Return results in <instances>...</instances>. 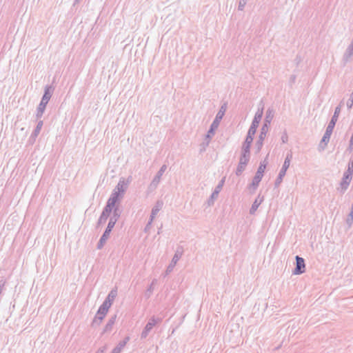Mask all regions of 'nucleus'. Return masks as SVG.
I'll return each mask as SVG.
<instances>
[{
  "mask_svg": "<svg viewBox=\"0 0 353 353\" xmlns=\"http://www.w3.org/2000/svg\"><path fill=\"white\" fill-rule=\"evenodd\" d=\"M120 216L121 210H119V207H117L114 208L112 212V215L110 216L109 223L105 230L104 231L103 234L101 236L97 243V249L100 250L103 247L104 244L105 243L106 241L108 239L110 236V234L112 228L114 227L115 223H117Z\"/></svg>",
  "mask_w": 353,
  "mask_h": 353,
  "instance_id": "nucleus-1",
  "label": "nucleus"
},
{
  "mask_svg": "<svg viewBox=\"0 0 353 353\" xmlns=\"http://www.w3.org/2000/svg\"><path fill=\"white\" fill-rule=\"evenodd\" d=\"M341 112V106L338 105L336 107L334 115L332 116L328 125L327 126L325 132L321 141V143L319 144V150H323L325 148V146L327 145L330 137L332 135V133L333 132L334 128L335 126V124L338 120L339 114Z\"/></svg>",
  "mask_w": 353,
  "mask_h": 353,
  "instance_id": "nucleus-2",
  "label": "nucleus"
},
{
  "mask_svg": "<svg viewBox=\"0 0 353 353\" xmlns=\"http://www.w3.org/2000/svg\"><path fill=\"white\" fill-rule=\"evenodd\" d=\"M226 108H227L226 103H224L221 106L218 113L216 115L214 120L212 123L210 128V129L208 132V134H206V137H205L206 139H208V143H209L210 140L212 139V136H214V134L215 133V130L218 128L219 123L225 114V112L226 111Z\"/></svg>",
  "mask_w": 353,
  "mask_h": 353,
  "instance_id": "nucleus-3",
  "label": "nucleus"
},
{
  "mask_svg": "<svg viewBox=\"0 0 353 353\" xmlns=\"http://www.w3.org/2000/svg\"><path fill=\"white\" fill-rule=\"evenodd\" d=\"M53 90L54 89L52 88V86H46L45 88L44 94H43L41 101L40 103L39 104V106L37 107V113H36L37 119L41 118V117L45 111L46 105L48 104V101H50V99L52 97Z\"/></svg>",
  "mask_w": 353,
  "mask_h": 353,
  "instance_id": "nucleus-4",
  "label": "nucleus"
},
{
  "mask_svg": "<svg viewBox=\"0 0 353 353\" xmlns=\"http://www.w3.org/2000/svg\"><path fill=\"white\" fill-rule=\"evenodd\" d=\"M268 157V154L267 155V157L264 159V161H263L260 163V165L255 174V176H254V178L252 179V182L250 185V188H252L254 190H255L258 188L259 184L263 178L264 171H265L267 164H268V161H267Z\"/></svg>",
  "mask_w": 353,
  "mask_h": 353,
  "instance_id": "nucleus-5",
  "label": "nucleus"
},
{
  "mask_svg": "<svg viewBox=\"0 0 353 353\" xmlns=\"http://www.w3.org/2000/svg\"><path fill=\"white\" fill-rule=\"evenodd\" d=\"M292 159V153L291 152H288L285 159L283 166L279 173V175L275 181L274 185L275 187H279L281 183L283 177L286 174L287 170L289 168L291 160Z\"/></svg>",
  "mask_w": 353,
  "mask_h": 353,
  "instance_id": "nucleus-6",
  "label": "nucleus"
},
{
  "mask_svg": "<svg viewBox=\"0 0 353 353\" xmlns=\"http://www.w3.org/2000/svg\"><path fill=\"white\" fill-rule=\"evenodd\" d=\"M162 321V319L160 317H155L154 316H152L147 324L145 325L143 330L141 334V339H145L149 334L150 332L152 330L154 326L158 323H160Z\"/></svg>",
  "mask_w": 353,
  "mask_h": 353,
  "instance_id": "nucleus-7",
  "label": "nucleus"
},
{
  "mask_svg": "<svg viewBox=\"0 0 353 353\" xmlns=\"http://www.w3.org/2000/svg\"><path fill=\"white\" fill-rule=\"evenodd\" d=\"M166 169H167L166 165H163L161 167V168L157 173L156 176L154 177V179L151 181L150 184L149 185L148 191L152 192L157 188V186L159 185V184L161 181V176L163 174V173L165 172V171L166 170Z\"/></svg>",
  "mask_w": 353,
  "mask_h": 353,
  "instance_id": "nucleus-8",
  "label": "nucleus"
},
{
  "mask_svg": "<svg viewBox=\"0 0 353 353\" xmlns=\"http://www.w3.org/2000/svg\"><path fill=\"white\" fill-rule=\"evenodd\" d=\"M353 60V43L350 42V43L347 46L346 49L345 50L341 62L343 65L345 66L347 63L352 61Z\"/></svg>",
  "mask_w": 353,
  "mask_h": 353,
  "instance_id": "nucleus-9",
  "label": "nucleus"
},
{
  "mask_svg": "<svg viewBox=\"0 0 353 353\" xmlns=\"http://www.w3.org/2000/svg\"><path fill=\"white\" fill-rule=\"evenodd\" d=\"M268 131V127H266V125H263V126L261 129V132L259 134V139L255 143L256 153H258L261 151V150L263 147V141L266 137V134H267Z\"/></svg>",
  "mask_w": 353,
  "mask_h": 353,
  "instance_id": "nucleus-10",
  "label": "nucleus"
},
{
  "mask_svg": "<svg viewBox=\"0 0 353 353\" xmlns=\"http://www.w3.org/2000/svg\"><path fill=\"white\" fill-rule=\"evenodd\" d=\"M352 179V176H350V174H346L343 173V178L339 184V187L337 188V190L340 192V193H341V194L345 193V192L347 190Z\"/></svg>",
  "mask_w": 353,
  "mask_h": 353,
  "instance_id": "nucleus-11",
  "label": "nucleus"
},
{
  "mask_svg": "<svg viewBox=\"0 0 353 353\" xmlns=\"http://www.w3.org/2000/svg\"><path fill=\"white\" fill-rule=\"evenodd\" d=\"M182 256V251L179 250V249L176 250L170 263L168 265V266L167 267V269H166V271H165V274H170L171 272H172L174 266L176 265V264L177 263V262L179 261V260L181 259Z\"/></svg>",
  "mask_w": 353,
  "mask_h": 353,
  "instance_id": "nucleus-12",
  "label": "nucleus"
},
{
  "mask_svg": "<svg viewBox=\"0 0 353 353\" xmlns=\"http://www.w3.org/2000/svg\"><path fill=\"white\" fill-rule=\"evenodd\" d=\"M296 268L293 270L294 274H301L305 272V261L302 257L296 256Z\"/></svg>",
  "mask_w": 353,
  "mask_h": 353,
  "instance_id": "nucleus-13",
  "label": "nucleus"
},
{
  "mask_svg": "<svg viewBox=\"0 0 353 353\" xmlns=\"http://www.w3.org/2000/svg\"><path fill=\"white\" fill-rule=\"evenodd\" d=\"M224 183V179H222L219 185L216 187L214 192L212 193L210 199L208 200V205L209 206L214 205V200L217 198L219 193L223 186V184Z\"/></svg>",
  "mask_w": 353,
  "mask_h": 353,
  "instance_id": "nucleus-14",
  "label": "nucleus"
},
{
  "mask_svg": "<svg viewBox=\"0 0 353 353\" xmlns=\"http://www.w3.org/2000/svg\"><path fill=\"white\" fill-rule=\"evenodd\" d=\"M128 188V184L125 182V180L123 179H121L119 180V183H117V186L114 189V191L118 192L121 195L123 196V194L126 191Z\"/></svg>",
  "mask_w": 353,
  "mask_h": 353,
  "instance_id": "nucleus-15",
  "label": "nucleus"
},
{
  "mask_svg": "<svg viewBox=\"0 0 353 353\" xmlns=\"http://www.w3.org/2000/svg\"><path fill=\"white\" fill-rule=\"evenodd\" d=\"M263 107H262L261 109H258L257 112L254 115V119L252 120V125L258 127L259 122L261 121V118L263 117Z\"/></svg>",
  "mask_w": 353,
  "mask_h": 353,
  "instance_id": "nucleus-16",
  "label": "nucleus"
},
{
  "mask_svg": "<svg viewBox=\"0 0 353 353\" xmlns=\"http://www.w3.org/2000/svg\"><path fill=\"white\" fill-rule=\"evenodd\" d=\"M273 118H274V110L272 109L268 108V110L266 111L265 118L263 125H266V127L269 128V125L271 123Z\"/></svg>",
  "mask_w": 353,
  "mask_h": 353,
  "instance_id": "nucleus-17",
  "label": "nucleus"
},
{
  "mask_svg": "<svg viewBox=\"0 0 353 353\" xmlns=\"http://www.w3.org/2000/svg\"><path fill=\"white\" fill-rule=\"evenodd\" d=\"M43 125V121L40 120L38 121L35 129L34 130V131L32 132V133L30 136V139H33L34 141L35 140V139L39 134Z\"/></svg>",
  "mask_w": 353,
  "mask_h": 353,
  "instance_id": "nucleus-18",
  "label": "nucleus"
},
{
  "mask_svg": "<svg viewBox=\"0 0 353 353\" xmlns=\"http://www.w3.org/2000/svg\"><path fill=\"white\" fill-rule=\"evenodd\" d=\"M253 141V138L250 136H247L245 141L243 142L241 148V150L250 152L251 144Z\"/></svg>",
  "mask_w": 353,
  "mask_h": 353,
  "instance_id": "nucleus-19",
  "label": "nucleus"
},
{
  "mask_svg": "<svg viewBox=\"0 0 353 353\" xmlns=\"http://www.w3.org/2000/svg\"><path fill=\"white\" fill-rule=\"evenodd\" d=\"M250 159V152L241 150L239 162L241 164H248Z\"/></svg>",
  "mask_w": 353,
  "mask_h": 353,
  "instance_id": "nucleus-20",
  "label": "nucleus"
},
{
  "mask_svg": "<svg viewBox=\"0 0 353 353\" xmlns=\"http://www.w3.org/2000/svg\"><path fill=\"white\" fill-rule=\"evenodd\" d=\"M117 315L112 316L105 326L103 332H110L112 329L113 325L116 321Z\"/></svg>",
  "mask_w": 353,
  "mask_h": 353,
  "instance_id": "nucleus-21",
  "label": "nucleus"
},
{
  "mask_svg": "<svg viewBox=\"0 0 353 353\" xmlns=\"http://www.w3.org/2000/svg\"><path fill=\"white\" fill-rule=\"evenodd\" d=\"M263 201V199H259V196H258L254 203L252 205L251 208L250 209V214H254L256 210L258 209L259 206L261 205V202Z\"/></svg>",
  "mask_w": 353,
  "mask_h": 353,
  "instance_id": "nucleus-22",
  "label": "nucleus"
},
{
  "mask_svg": "<svg viewBox=\"0 0 353 353\" xmlns=\"http://www.w3.org/2000/svg\"><path fill=\"white\" fill-rule=\"evenodd\" d=\"M117 296V290L112 289L108 294V296L106 297L105 300L108 302H110L111 303H113L114 299Z\"/></svg>",
  "mask_w": 353,
  "mask_h": 353,
  "instance_id": "nucleus-23",
  "label": "nucleus"
},
{
  "mask_svg": "<svg viewBox=\"0 0 353 353\" xmlns=\"http://www.w3.org/2000/svg\"><path fill=\"white\" fill-rule=\"evenodd\" d=\"M163 201H157L155 205L152 208V212L153 214H157V213L161 210L163 207Z\"/></svg>",
  "mask_w": 353,
  "mask_h": 353,
  "instance_id": "nucleus-24",
  "label": "nucleus"
},
{
  "mask_svg": "<svg viewBox=\"0 0 353 353\" xmlns=\"http://www.w3.org/2000/svg\"><path fill=\"white\" fill-rule=\"evenodd\" d=\"M157 279H154L152 281L151 285L147 289V290L145 293V296L147 299L150 298V296L152 295L153 290H154V285L157 283Z\"/></svg>",
  "mask_w": 353,
  "mask_h": 353,
  "instance_id": "nucleus-25",
  "label": "nucleus"
},
{
  "mask_svg": "<svg viewBox=\"0 0 353 353\" xmlns=\"http://www.w3.org/2000/svg\"><path fill=\"white\" fill-rule=\"evenodd\" d=\"M108 311L105 310H101V307L99 308L98 311H97V313L96 314V316H95V319H99L100 321H101L104 317L105 316L107 312Z\"/></svg>",
  "mask_w": 353,
  "mask_h": 353,
  "instance_id": "nucleus-26",
  "label": "nucleus"
},
{
  "mask_svg": "<svg viewBox=\"0 0 353 353\" xmlns=\"http://www.w3.org/2000/svg\"><path fill=\"white\" fill-rule=\"evenodd\" d=\"M344 174H350V176H352V174H353V156L350 159V161L347 164V169L344 172Z\"/></svg>",
  "mask_w": 353,
  "mask_h": 353,
  "instance_id": "nucleus-27",
  "label": "nucleus"
},
{
  "mask_svg": "<svg viewBox=\"0 0 353 353\" xmlns=\"http://www.w3.org/2000/svg\"><path fill=\"white\" fill-rule=\"evenodd\" d=\"M353 223V203L352 205V209L350 212V214L347 216V218L346 219V224L347 225V228H350Z\"/></svg>",
  "mask_w": 353,
  "mask_h": 353,
  "instance_id": "nucleus-28",
  "label": "nucleus"
},
{
  "mask_svg": "<svg viewBox=\"0 0 353 353\" xmlns=\"http://www.w3.org/2000/svg\"><path fill=\"white\" fill-rule=\"evenodd\" d=\"M246 165L247 164H241V163L239 162L236 170V174L237 176H240L242 174V172L245 170Z\"/></svg>",
  "mask_w": 353,
  "mask_h": 353,
  "instance_id": "nucleus-29",
  "label": "nucleus"
},
{
  "mask_svg": "<svg viewBox=\"0 0 353 353\" xmlns=\"http://www.w3.org/2000/svg\"><path fill=\"white\" fill-rule=\"evenodd\" d=\"M109 216L110 215H108L105 213L102 212V213L98 220V223H97L98 225L105 223Z\"/></svg>",
  "mask_w": 353,
  "mask_h": 353,
  "instance_id": "nucleus-30",
  "label": "nucleus"
},
{
  "mask_svg": "<svg viewBox=\"0 0 353 353\" xmlns=\"http://www.w3.org/2000/svg\"><path fill=\"white\" fill-rule=\"evenodd\" d=\"M257 128L258 127L251 124V125H250V128L248 130L247 136H250V137L253 138V137L254 136V134L256 133Z\"/></svg>",
  "mask_w": 353,
  "mask_h": 353,
  "instance_id": "nucleus-31",
  "label": "nucleus"
},
{
  "mask_svg": "<svg viewBox=\"0 0 353 353\" xmlns=\"http://www.w3.org/2000/svg\"><path fill=\"white\" fill-rule=\"evenodd\" d=\"M112 303H111L110 302H108V301H106L105 299V301H103V303H102V305L99 307L101 308V310H105L107 311H108L109 308L111 307Z\"/></svg>",
  "mask_w": 353,
  "mask_h": 353,
  "instance_id": "nucleus-32",
  "label": "nucleus"
},
{
  "mask_svg": "<svg viewBox=\"0 0 353 353\" xmlns=\"http://www.w3.org/2000/svg\"><path fill=\"white\" fill-rule=\"evenodd\" d=\"M112 210H114V208L110 206V204L106 203V205L103 210V212L105 213L108 215H110Z\"/></svg>",
  "mask_w": 353,
  "mask_h": 353,
  "instance_id": "nucleus-33",
  "label": "nucleus"
},
{
  "mask_svg": "<svg viewBox=\"0 0 353 353\" xmlns=\"http://www.w3.org/2000/svg\"><path fill=\"white\" fill-rule=\"evenodd\" d=\"M110 197L114 198V199H115V200L119 201L120 199H121L123 198V196L113 190V192H112V194L110 195Z\"/></svg>",
  "mask_w": 353,
  "mask_h": 353,
  "instance_id": "nucleus-34",
  "label": "nucleus"
},
{
  "mask_svg": "<svg viewBox=\"0 0 353 353\" xmlns=\"http://www.w3.org/2000/svg\"><path fill=\"white\" fill-rule=\"evenodd\" d=\"M117 202V201L115 200V199L110 197L107 201V203L110 204V205L112 206V208H114V209L115 208L117 207V206H116Z\"/></svg>",
  "mask_w": 353,
  "mask_h": 353,
  "instance_id": "nucleus-35",
  "label": "nucleus"
},
{
  "mask_svg": "<svg viewBox=\"0 0 353 353\" xmlns=\"http://www.w3.org/2000/svg\"><path fill=\"white\" fill-rule=\"evenodd\" d=\"M117 202V201L115 200V199L110 197L107 201V203L110 204V205L112 206V208H114V209L115 208L117 207V206H116Z\"/></svg>",
  "mask_w": 353,
  "mask_h": 353,
  "instance_id": "nucleus-36",
  "label": "nucleus"
},
{
  "mask_svg": "<svg viewBox=\"0 0 353 353\" xmlns=\"http://www.w3.org/2000/svg\"><path fill=\"white\" fill-rule=\"evenodd\" d=\"M124 347H122V344H118L112 351L111 353H121V350Z\"/></svg>",
  "mask_w": 353,
  "mask_h": 353,
  "instance_id": "nucleus-37",
  "label": "nucleus"
},
{
  "mask_svg": "<svg viewBox=\"0 0 353 353\" xmlns=\"http://www.w3.org/2000/svg\"><path fill=\"white\" fill-rule=\"evenodd\" d=\"M247 0H240L239 3L238 9L239 10H243L245 6L246 5Z\"/></svg>",
  "mask_w": 353,
  "mask_h": 353,
  "instance_id": "nucleus-38",
  "label": "nucleus"
},
{
  "mask_svg": "<svg viewBox=\"0 0 353 353\" xmlns=\"http://www.w3.org/2000/svg\"><path fill=\"white\" fill-rule=\"evenodd\" d=\"M129 341H130V337L125 336L123 341H121L119 343V344H122V347H124Z\"/></svg>",
  "mask_w": 353,
  "mask_h": 353,
  "instance_id": "nucleus-39",
  "label": "nucleus"
},
{
  "mask_svg": "<svg viewBox=\"0 0 353 353\" xmlns=\"http://www.w3.org/2000/svg\"><path fill=\"white\" fill-rule=\"evenodd\" d=\"M281 140L283 143H286L288 140V137L287 133H284L283 136L281 137Z\"/></svg>",
  "mask_w": 353,
  "mask_h": 353,
  "instance_id": "nucleus-40",
  "label": "nucleus"
},
{
  "mask_svg": "<svg viewBox=\"0 0 353 353\" xmlns=\"http://www.w3.org/2000/svg\"><path fill=\"white\" fill-rule=\"evenodd\" d=\"M151 225H152L151 221H148V223H147V225H145V229H144V231L145 232H148L150 230Z\"/></svg>",
  "mask_w": 353,
  "mask_h": 353,
  "instance_id": "nucleus-41",
  "label": "nucleus"
},
{
  "mask_svg": "<svg viewBox=\"0 0 353 353\" xmlns=\"http://www.w3.org/2000/svg\"><path fill=\"white\" fill-rule=\"evenodd\" d=\"M106 350V347L104 346L103 347H100L96 353H104L105 350Z\"/></svg>",
  "mask_w": 353,
  "mask_h": 353,
  "instance_id": "nucleus-42",
  "label": "nucleus"
},
{
  "mask_svg": "<svg viewBox=\"0 0 353 353\" xmlns=\"http://www.w3.org/2000/svg\"><path fill=\"white\" fill-rule=\"evenodd\" d=\"M295 81H296V76L294 74L291 75V77L290 78V83H294L295 82Z\"/></svg>",
  "mask_w": 353,
  "mask_h": 353,
  "instance_id": "nucleus-43",
  "label": "nucleus"
},
{
  "mask_svg": "<svg viewBox=\"0 0 353 353\" xmlns=\"http://www.w3.org/2000/svg\"><path fill=\"white\" fill-rule=\"evenodd\" d=\"M157 214H152V212H151V214H150V220L149 221H151V223H152L153 221H154V219L155 217Z\"/></svg>",
  "mask_w": 353,
  "mask_h": 353,
  "instance_id": "nucleus-44",
  "label": "nucleus"
},
{
  "mask_svg": "<svg viewBox=\"0 0 353 353\" xmlns=\"http://www.w3.org/2000/svg\"><path fill=\"white\" fill-rule=\"evenodd\" d=\"M157 214H152V212H151V214H150V220L149 221H151V223H152L153 221H154V219L155 217Z\"/></svg>",
  "mask_w": 353,
  "mask_h": 353,
  "instance_id": "nucleus-45",
  "label": "nucleus"
},
{
  "mask_svg": "<svg viewBox=\"0 0 353 353\" xmlns=\"http://www.w3.org/2000/svg\"><path fill=\"white\" fill-rule=\"evenodd\" d=\"M349 148H350V150H353V145H352V142H350V141Z\"/></svg>",
  "mask_w": 353,
  "mask_h": 353,
  "instance_id": "nucleus-46",
  "label": "nucleus"
},
{
  "mask_svg": "<svg viewBox=\"0 0 353 353\" xmlns=\"http://www.w3.org/2000/svg\"><path fill=\"white\" fill-rule=\"evenodd\" d=\"M161 228H159V230H158V234H160L161 233Z\"/></svg>",
  "mask_w": 353,
  "mask_h": 353,
  "instance_id": "nucleus-47",
  "label": "nucleus"
},
{
  "mask_svg": "<svg viewBox=\"0 0 353 353\" xmlns=\"http://www.w3.org/2000/svg\"><path fill=\"white\" fill-rule=\"evenodd\" d=\"M79 0H74L75 3H78Z\"/></svg>",
  "mask_w": 353,
  "mask_h": 353,
  "instance_id": "nucleus-48",
  "label": "nucleus"
}]
</instances>
